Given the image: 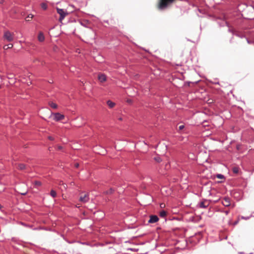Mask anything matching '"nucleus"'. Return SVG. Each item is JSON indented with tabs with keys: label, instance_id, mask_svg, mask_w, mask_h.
<instances>
[{
	"label": "nucleus",
	"instance_id": "nucleus-1",
	"mask_svg": "<svg viewBox=\"0 0 254 254\" xmlns=\"http://www.w3.org/2000/svg\"><path fill=\"white\" fill-rule=\"evenodd\" d=\"M57 12L60 15L59 21L61 22L64 19V18L68 14V13L63 9H61L59 8H57Z\"/></svg>",
	"mask_w": 254,
	"mask_h": 254
},
{
	"label": "nucleus",
	"instance_id": "nucleus-2",
	"mask_svg": "<svg viewBox=\"0 0 254 254\" xmlns=\"http://www.w3.org/2000/svg\"><path fill=\"white\" fill-rule=\"evenodd\" d=\"M14 34L12 33H10L9 31H5L4 33L3 37L8 42H11L13 40Z\"/></svg>",
	"mask_w": 254,
	"mask_h": 254
},
{
	"label": "nucleus",
	"instance_id": "nucleus-3",
	"mask_svg": "<svg viewBox=\"0 0 254 254\" xmlns=\"http://www.w3.org/2000/svg\"><path fill=\"white\" fill-rule=\"evenodd\" d=\"M53 119L57 122L63 120L64 119V116L59 113H53Z\"/></svg>",
	"mask_w": 254,
	"mask_h": 254
},
{
	"label": "nucleus",
	"instance_id": "nucleus-4",
	"mask_svg": "<svg viewBox=\"0 0 254 254\" xmlns=\"http://www.w3.org/2000/svg\"><path fill=\"white\" fill-rule=\"evenodd\" d=\"M222 203L226 207L229 206L231 205V199L228 197H225L222 200Z\"/></svg>",
	"mask_w": 254,
	"mask_h": 254
},
{
	"label": "nucleus",
	"instance_id": "nucleus-5",
	"mask_svg": "<svg viewBox=\"0 0 254 254\" xmlns=\"http://www.w3.org/2000/svg\"><path fill=\"white\" fill-rule=\"evenodd\" d=\"M89 200V198L88 194L87 193L81 194V195L80 196V198H79V200L81 202L85 203V202H87Z\"/></svg>",
	"mask_w": 254,
	"mask_h": 254
},
{
	"label": "nucleus",
	"instance_id": "nucleus-6",
	"mask_svg": "<svg viewBox=\"0 0 254 254\" xmlns=\"http://www.w3.org/2000/svg\"><path fill=\"white\" fill-rule=\"evenodd\" d=\"M209 204H210L209 200H204L200 203L199 206H200V207H201V208H206L207 207H208Z\"/></svg>",
	"mask_w": 254,
	"mask_h": 254
},
{
	"label": "nucleus",
	"instance_id": "nucleus-7",
	"mask_svg": "<svg viewBox=\"0 0 254 254\" xmlns=\"http://www.w3.org/2000/svg\"><path fill=\"white\" fill-rule=\"evenodd\" d=\"M159 220V218L156 215H150V219L148 221V222L150 223H154L157 222Z\"/></svg>",
	"mask_w": 254,
	"mask_h": 254
},
{
	"label": "nucleus",
	"instance_id": "nucleus-8",
	"mask_svg": "<svg viewBox=\"0 0 254 254\" xmlns=\"http://www.w3.org/2000/svg\"><path fill=\"white\" fill-rule=\"evenodd\" d=\"M98 80L101 82H105L106 81V79H107L106 76L104 74H103V73H99L98 74Z\"/></svg>",
	"mask_w": 254,
	"mask_h": 254
},
{
	"label": "nucleus",
	"instance_id": "nucleus-9",
	"mask_svg": "<svg viewBox=\"0 0 254 254\" xmlns=\"http://www.w3.org/2000/svg\"><path fill=\"white\" fill-rule=\"evenodd\" d=\"M38 40L40 42H43V41H44L45 37H44V35L43 33L42 32H40L39 33V35H38Z\"/></svg>",
	"mask_w": 254,
	"mask_h": 254
},
{
	"label": "nucleus",
	"instance_id": "nucleus-10",
	"mask_svg": "<svg viewBox=\"0 0 254 254\" xmlns=\"http://www.w3.org/2000/svg\"><path fill=\"white\" fill-rule=\"evenodd\" d=\"M107 104L110 108H113L115 106V103L111 100L107 101Z\"/></svg>",
	"mask_w": 254,
	"mask_h": 254
},
{
	"label": "nucleus",
	"instance_id": "nucleus-11",
	"mask_svg": "<svg viewBox=\"0 0 254 254\" xmlns=\"http://www.w3.org/2000/svg\"><path fill=\"white\" fill-rule=\"evenodd\" d=\"M17 168L20 170H23L26 168V166L23 164H19Z\"/></svg>",
	"mask_w": 254,
	"mask_h": 254
},
{
	"label": "nucleus",
	"instance_id": "nucleus-12",
	"mask_svg": "<svg viewBox=\"0 0 254 254\" xmlns=\"http://www.w3.org/2000/svg\"><path fill=\"white\" fill-rule=\"evenodd\" d=\"M160 216L164 218L167 215V212L165 210H162L159 213Z\"/></svg>",
	"mask_w": 254,
	"mask_h": 254
},
{
	"label": "nucleus",
	"instance_id": "nucleus-13",
	"mask_svg": "<svg viewBox=\"0 0 254 254\" xmlns=\"http://www.w3.org/2000/svg\"><path fill=\"white\" fill-rule=\"evenodd\" d=\"M12 47H13V45L12 44H9L8 45H4L3 46V49L4 50H7L8 49L12 48Z\"/></svg>",
	"mask_w": 254,
	"mask_h": 254
},
{
	"label": "nucleus",
	"instance_id": "nucleus-14",
	"mask_svg": "<svg viewBox=\"0 0 254 254\" xmlns=\"http://www.w3.org/2000/svg\"><path fill=\"white\" fill-rule=\"evenodd\" d=\"M49 105H50V106H51V108H54V109H56L58 107L57 105L56 104L54 103H53V102L50 103Z\"/></svg>",
	"mask_w": 254,
	"mask_h": 254
},
{
	"label": "nucleus",
	"instance_id": "nucleus-15",
	"mask_svg": "<svg viewBox=\"0 0 254 254\" xmlns=\"http://www.w3.org/2000/svg\"><path fill=\"white\" fill-rule=\"evenodd\" d=\"M51 195L53 197H55L56 196H57V193L54 190H52L51 191Z\"/></svg>",
	"mask_w": 254,
	"mask_h": 254
},
{
	"label": "nucleus",
	"instance_id": "nucleus-16",
	"mask_svg": "<svg viewBox=\"0 0 254 254\" xmlns=\"http://www.w3.org/2000/svg\"><path fill=\"white\" fill-rule=\"evenodd\" d=\"M41 6V7L44 10H46L47 8V5L45 3H42Z\"/></svg>",
	"mask_w": 254,
	"mask_h": 254
},
{
	"label": "nucleus",
	"instance_id": "nucleus-17",
	"mask_svg": "<svg viewBox=\"0 0 254 254\" xmlns=\"http://www.w3.org/2000/svg\"><path fill=\"white\" fill-rule=\"evenodd\" d=\"M33 17V14H29L27 17H26V20L27 21H30V18H32Z\"/></svg>",
	"mask_w": 254,
	"mask_h": 254
},
{
	"label": "nucleus",
	"instance_id": "nucleus-18",
	"mask_svg": "<svg viewBox=\"0 0 254 254\" xmlns=\"http://www.w3.org/2000/svg\"><path fill=\"white\" fill-rule=\"evenodd\" d=\"M233 171L234 173L237 174L239 172V168L237 167H234L233 168Z\"/></svg>",
	"mask_w": 254,
	"mask_h": 254
},
{
	"label": "nucleus",
	"instance_id": "nucleus-19",
	"mask_svg": "<svg viewBox=\"0 0 254 254\" xmlns=\"http://www.w3.org/2000/svg\"><path fill=\"white\" fill-rule=\"evenodd\" d=\"M154 160L157 162H160L161 161V158L159 157L154 158Z\"/></svg>",
	"mask_w": 254,
	"mask_h": 254
},
{
	"label": "nucleus",
	"instance_id": "nucleus-20",
	"mask_svg": "<svg viewBox=\"0 0 254 254\" xmlns=\"http://www.w3.org/2000/svg\"><path fill=\"white\" fill-rule=\"evenodd\" d=\"M216 177H217V178L220 179H222L224 178L223 175H222L221 174H218V175H217Z\"/></svg>",
	"mask_w": 254,
	"mask_h": 254
},
{
	"label": "nucleus",
	"instance_id": "nucleus-21",
	"mask_svg": "<svg viewBox=\"0 0 254 254\" xmlns=\"http://www.w3.org/2000/svg\"><path fill=\"white\" fill-rule=\"evenodd\" d=\"M114 190L112 189H110L109 190L106 191L107 194H111L113 193Z\"/></svg>",
	"mask_w": 254,
	"mask_h": 254
},
{
	"label": "nucleus",
	"instance_id": "nucleus-22",
	"mask_svg": "<svg viewBox=\"0 0 254 254\" xmlns=\"http://www.w3.org/2000/svg\"><path fill=\"white\" fill-rule=\"evenodd\" d=\"M34 184L36 186H40L41 185V183L39 181H35L34 182Z\"/></svg>",
	"mask_w": 254,
	"mask_h": 254
},
{
	"label": "nucleus",
	"instance_id": "nucleus-23",
	"mask_svg": "<svg viewBox=\"0 0 254 254\" xmlns=\"http://www.w3.org/2000/svg\"><path fill=\"white\" fill-rule=\"evenodd\" d=\"M184 128V125H181V126H180L179 127V130H182V129H183Z\"/></svg>",
	"mask_w": 254,
	"mask_h": 254
},
{
	"label": "nucleus",
	"instance_id": "nucleus-24",
	"mask_svg": "<svg viewBox=\"0 0 254 254\" xmlns=\"http://www.w3.org/2000/svg\"><path fill=\"white\" fill-rule=\"evenodd\" d=\"M12 77H13V75L12 74H8V78H12Z\"/></svg>",
	"mask_w": 254,
	"mask_h": 254
},
{
	"label": "nucleus",
	"instance_id": "nucleus-25",
	"mask_svg": "<svg viewBox=\"0 0 254 254\" xmlns=\"http://www.w3.org/2000/svg\"><path fill=\"white\" fill-rule=\"evenodd\" d=\"M165 204H164V203H161V204H160V207H161V208H163V207H165Z\"/></svg>",
	"mask_w": 254,
	"mask_h": 254
},
{
	"label": "nucleus",
	"instance_id": "nucleus-26",
	"mask_svg": "<svg viewBox=\"0 0 254 254\" xmlns=\"http://www.w3.org/2000/svg\"><path fill=\"white\" fill-rule=\"evenodd\" d=\"M127 103H129V104H130V103H131V100H130V99H127Z\"/></svg>",
	"mask_w": 254,
	"mask_h": 254
},
{
	"label": "nucleus",
	"instance_id": "nucleus-27",
	"mask_svg": "<svg viewBox=\"0 0 254 254\" xmlns=\"http://www.w3.org/2000/svg\"><path fill=\"white\" fill-rule=\"evenodd\" d=\"M48 138H49L50 140H54V138H53V137H52V136H49V137H48Z\"/></svg>",
	"mask_w": 254,
	"mask_h": 254
},
{
	"label": "nucleus",
	"instance_id": "nucleus-28",
	"mask_svg": "<svg viewBox=\"0 0 254 254\" xmlns=\"http://www.w3.org/2000/svg\"><path fill=\"white\" fill-rule=\"evenodd\" d=\"M74 166L76 168H77L79 166V164L77 163H75Z\"/></svg>",
	"mask_w": 254,
	"mask_h": 254
},
{
	"label": "nucleus",
	"instance_id": "nucleus-29",
	"mask_svg": "<svg viewBox=\"0 0 254 254\" xmlns=\"http://www.w3.org/2000/svg\"><path fill=\"white\" fill-rule=\"evenodd\" d=\"M62 146H58V149L59 150H61V149H62Z\"/></svg>",
	"mask_w": 254,
	"mask_h": 254
},
{
	"label": "nucleus",
	"instance_id": "nucleus-30",
	"mask_svg": "<svg viewBox=\"0 0 254 254\" xmlns=\"http://www.w3.org/2000/svg\"><path fill=\"white\" fill-rule=\"evenodd\" d=\"M63 186L64 188V189H65V188H66V185H65V184H63Z\"/></svg>",
	"mask_w": 254,
	"mask_h": 254
},
{
	"label": "nucleus",
	"instance_id": "nucleus-31",
	"mask_svg": "<svg viewBox=\"0 0 254 254\" xmlns=\"http://www.w3.org/2000/svg\"><path fill=\"white\" fill-rule=\"evenodd\" d=\"M225 213L226 215H227L229 213V211H225Z\"/></svg>",
	"mask_w": 254,
	"mask_h": 254
},
{
	"label": "nucleus",
	"instance_id": "nucleus-32",
	"mask_svg": "<svg viewBox=\"0 0 254 254\" xmlns=\"http://www.w3.org/2000/svg\"><path fill=\"white\" fill-rule=\"evenodd\" d=\"M26 192L21 193V194H23V195H25V194H26Z\"/></svg>",
	"mask_w": 254,
	"mask_h": 254
},
{
	"label": "nucleus",
	"instance_id": "nucleus-33",
	"mask_svg": "<svg viewBox=\"0 0 254 254\" xmlns=\"http://www.w3.org/2000/svg\"><path fill=\"white\" fill-rule=\"evenodd\" d=\"M234 206H235V205H234V204H233V205H232V207H234Z\"/></svg>",
	"mask_w": 254,
	"mask_h": 254
}]
</instances>
